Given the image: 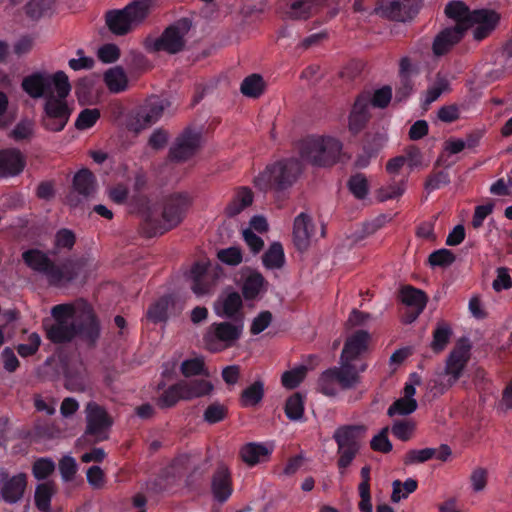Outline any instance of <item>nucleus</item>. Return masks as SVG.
Instances as JSON below:
<instances>
[{
	"label": "nucleus",
	"instance_id": "obj_1",
	"mask_svg": "<svg viewBox=\"0 0 512 512\" xmlns=\"http://www.w3.org/2000/svg\"><path fill=\"white\" fill-rule=\"evenodd\" d=\"M22 260L28 268L44 275L48 284L56 288L68 286L79 277L84 268L81 259L66 258L57 264L48 253L38 248L25 250Z\"/></svg>",
	"mask_w": 512,
	"mask_h": 512
},
{
	"label": "nucleus",
	"instance_id": "obj_2",
	"mask_svg": "<svg viewBox=\"0 0 512 512\" xmlns=\"http://www.w3.org/2000/svg\"><path fill=\"white\" fill-rule=\"evenodd\" d=\"M190 205L191 199L187 193L170 194L163 201L162 219L146 215L142 224L143 233L147 237H155L177 227L185 218Z\"/></svg>",
	"mask_w": 512,
	"mask_h": 512
},
{
	"label": "nucleus",
	"instance_id": "obj_3",
	"mask_svg": "<svg viewBox=\"0 0 512 512\" xmlns=\"http://www.w3.org/2000/svg\"><path fill=\"white\" fill-rule=\"evenodd\" d=\"M302 162L297 158H286L268 165L254 178V185L260 191L272 190L281 193L293 186L302 173Z\"/></svg>",
	"mask_w": 512,
	"mask_h": 512
},
{
	"label": "nucleus",
	"instance_id": "obj_4",
	"mask_svg": "<svg viewBox=\"0 0 512 512\" xmlns=\"http://www.w3.org/2000/svg\"><path fill=\"white\" fill-rule=\"evenodd\" d=\"M301 159L313 166L329 167L340 157L342 143L333 137L308 136L299 143Z\"/></svg>",
	"mask_w": 512,
	"mask_h": 512
},
{
	"label": "nucleus",
	"instance_id": "obj_5",
	"mask_svg": "<svg viewBox=\"0 0 512 512\" xmlns=\"http://www.w3.org/2000/svg\"><path fill=\"white\" fill-rule=\"evenodd\" d=\"M22 89L33 99L43 98L45 101L56 93L63 97L71 92L69 78L63 71L50 75L44 72H34L22 81Z\"/></svg>",
	"mask_w": 512,
	"mask_h": 512
},
{
	"label": "nucleus",
	"instance_id": "obj_6",
	"mask_svg": "<svg viewBox=\"0 0 512 512\" xmlns=\"http://www.w3.org/2000/svg\"><path fill=\"white\" fill-rule=\"evenodd\" d=\"M150 0H134L122 9H111L104 15L108 30L115 36H125L148 16Z\"/></svg>",
	"mask_w": 512,
	"mask_h": 512
},
{
	"label": "nucleus",
	"instance_id": "obj_7",
	"mask_svg": "<svg viewBox=\"0 0 512 512\" xmlns=\"http://www.w3.org/2000/svg\"><path fill=\"white\" fill-rule=\"evenodd\" d=\"M365 432L366 427L358 424L342 425L334 431L332 438L337 444V467L341 475L360 452Z\"/></svg>",
	"mask_w": 512,
	"mask_h": 512
},
{
	"label": "nucleus",
	"instance_id": "obj_8",
	"mask_svg": "<svg viewBox=\"0 0 512 512\" xmlns=\"http://www.w3.org/2000/svg\"><path fill=\"white\" fill-rule=\"evenodd\" d=\"M366 365L358 370L355 364H340L323 371L318 378V391L325 396H336L339 389L350 390L360 382L359 373L365 371Z\"/></svg>",
	"mask_w": 512,
	"mask_h": 512
},
{
	"label": "nucleus",
	"instance_id": "obj_9",
	"mask_svg": "<svg viewBox=\"0 0 512 512\" xmlns=\"http://www.w3.org/2000/svg\"><path fill=\"white\" fill-rule=\"evenodd\" d=\"M244 322L222 321L210 324L203 334L205 348L212 353H219L235 346L243 334Z\"/></svg>",
	"mask_w": 512,
	"mask_h": 512
},
{
	"label": "nucleus",
	"instance_id": "obj_10",
	"mask_svg": "<svg viewBox=\"0 0 512 512\" xmlns=\"http://www.w3.org/2000/svg\"><path fill=\"white\" fill-rule=\"evenodd\" d=\"M67 97H61L56 93L44 101L41 125L46 131L60 132L67 125L73 112V108L67 102Z\"/></svg>",
	"mask_w": 512,
	"mask_h": 512
},
{
	"label": "nucleus",
	"instance_id": "obj_11",
	"mask_svg": "<svg viewBox=\"0 0 512 512\" xmlns=\"http://www.w3.org/2000/svg\"><path fill=\"white\" fill-rule=\"evenodd\" d=\"M191 29V21L181 18L164 29L162 34L153 41L152 50L164 51L168 54H177L184 50L186 35Z\"/></svg>",
	"mask_w": 512,
	"mask_h": 512
},
{
	"label": "nucleus",
	"instance_id": "obj_12",
	"mask_svg": "<svg viewBox=\"0 0 512 512\" xmlns=\"http://www.w3.org/2000/svg\"><path fill=\"white\" fill-rule=\"evenodd\" d=\"M168 105L169 102L160 96L147 97L133 110L130 120L131 129L138 132L153 125L161 118Z\"/></svg>",
	"mask_w": 512,
	"mask_h": 512
},
{
	"label": "nucleus",
	"instance_id": "obj_13",
	"mask_svg": "<svg viewBox=\"0 0 512 512\" xmlns=\"http://www.w3.org/2000/svg\"><path fill=\"white\" fill-rule=\"evenodd\" d=\"M86 430L85 435L93 436L96 442L109 438V430L113 425V419L106 409L95 402L86 405Z\"/></svg>",
	"mask_w": 512,
	"mask_h": 512
},
{
	"label": "nucleus",
	"instance_id": "obj_14",
	"mask_svg": "<svg viewBox=\"0 0 512 512\" xmlns=\"http://www.w3.org/2000/svg\"><path fill=\"white\" fill-rule=\"evenodd\" d=\"M202 132L193 127H186L170 147L169 158L182 162L196 154L201 146Z\"/></svg>",
	"mask_w": 512,
	"mask_h": 512
},
{
	"label": "nucleus",
	"instance_id": "obj_15",
	"mask_svg": "<svg viewBox=\"0 0 512 512\" xmlns=\"http://www.w3.org/2000/svg\"><path fill=\"white\" fill-rule=\"evenodd\" d=\"M97 190L95 175L87 168L75 173L72 180V189L66 196V202L71 207H77L83 200H87Z\"/></svg>",
	"mask_w": 512,
	"mask_h": 512
},
{
	"label": "nucleus",
	"instance_id": "obj_16",
	"mask_svg": "<svg viewBox=\"0 0 512 512\" xmlns=\"http://www.w3.org/2000/svg\"><path fill=\"white\" fill-rule=\"evenodd\" d=\"M381 17L405 22L418 13L417 0H382L374 9Z\"/></svg>",
	"mask_w": 512,
	"mask_h": 512
},
{
	"label": "nucleus",
	"instance_id": "obj_17",
	"mask_svg": "<svg viewBox=\"0 0 512 512\" xmlns=\"http://www.w3.org/2000/svg\"><path fill=\"white\" fill-rule=\"evenodd\" d=\"M471 345L467 339L458 341L450 352L445 365V374L449 376L448 382L453 385L462 376V373L470 359Z\"/></svg>",
	"mask_w": 512,
	"mask_h": 512
},
{
	"label": "nucleus",
	"instance_id": "obj_18",
	"mask_svg": "<svg viewBox=\"0 0 512 512\" xmlns=\"http://www.w3.org/2000/svg\"><path fill=\"white\" fill-rule=\"evenodd\" d=\"M387 142V137L382 132H368L362 142V152L355 160V166L365 168L370 160L378 155Z\"/></svg>",
	"mask_w": 512,
	"mask_h": 512
},
{
	"label": "nucleus",
	"instance_id": "obj_19",
	"mask_svg": "<svg viewBox=\"0 0 512 512\" xmlns=\"http://www.w3.org/2000/svg\"><path fill=\"white\" fill-rule=\"evenodd\" d=\"M284 14L293 20H306L318 13L327 0H284Z\"/></svg>",
	"mask_w": 512,
	"mask_h": 512
},
{
	"label": "nucleus",
	"instance_id": "obj_20",
	"mask_svg": "<svg viewBox=\"0 0 512 512\" xmlns=\"http://www.w3.org/2000/svg\"><path fill=\"white\" fill-rule=\"evenodd\" d=\"M211 492L214 499L219 503L226 502L232 495V476L226 465L220 464L215 469L211 479Z\"/></svg>",
	"mask_w": 512,
	"mask_h": 512
},
{
	"label": "nucleus",
	"instance_id": "obj_21",
	"mask_svg": "<svg viewBox=\"0 0 512 512\" xmlns=\"http://www.w3.org/2000/svg\"><path fill=\"white\" fill-rule=\"evenodd\" d=\"M369 332L357 330L345 341L340 356V364H353V361L368 349Z\"/></svg>",
	"mask_w": 512,
	"mask_h": 512
},
{
	"label": "nucleus",
	"instance_id": "obj_22",
	"mask_svg": "<svg viewBox=\"0 0 512 512\" xmlns=\"http://www.w3.org/2000/svg\"><path fill=\"white\" fill-rule=\"evenodd\" d=\"M242 307L243 302L240 294L233 291L215 302L214 312L221 318L230 319L233 322L241 319L244 322Z\"/></svg>",
	"mask_w": 512,
	"mask_h": 512
},
{
	"label": "nucleus",
	"instance_id": "obj_23",
	"mask_svg": "<svg viewBox=\"0 0 512 512\" xmlns=\"http://www.w3.org/2000/svg\"><path fill=\"white\" fill-rule=\"evenodd\" d=\"M370 96L362 93L356 98L349 114V131L353 135L361 132L370 120Z\"/></svg>",
	"mask_w": 512,
	"mask_h": 512
},
{
	"label": "nucleus",
	"instance_id": "obj_24",
	"mask_svg": "<svg viewBox=\"0 0 512 512\" xmlns=\"http://www.w3.org/2000/svg\"><path fill=\"white\" fill-rule=\"evenodd\" d=\"M76 337H80L89 346H94L100 337V323L92 310L86 311L77 321H74Z\"/></svg>",
	"mask_w": 512,
	"mask_h": 512
},
{
	"label": "nucleus",
	"instance_id": "obj_25",
	"mask_svg": "<svg viewBox=\"0 0 512 512\" xmlns=\"http://www.w3.org/2000/svg\"><path fill=\"white\" fill-rule=\"evenodd\" d=\"M25 165L26 160L20 150L8 148L0 151V177L19 175Z\"/></svg>",
	"mask_w": 512,
	"mask_h": 512
},
{
	"label": "nucleus",
	"instance_id": "obj_26",
	"mask_svg": "<svg viewBox=\"0 0 512 512\" xmlns=\"http://www.w3.org/2000/svg\"><path fill=\"white\" fill-rule=\"evenodd\" d=\"M46 338L54 344L71 342L76 337L74 321L43 322Z\"/></svg>",
	"mask_w": 512,
	"mask_h": 512
},
{
	"label": "nucleus",
	"instance_id": "obj_27",
	"mask_svg": "<svg viewBox=\"0 0 512 512\" xmlns=\"http://www.w3.org/2000/svg\"><path fill=\"white\" fill-rule=\"evenodd\" d=\"M500 19L497 12L490 9H479L473 11L472 27L477 25L474 30V38L482 40L486 38L496 27Z\"/></svg>",
	"mask_w": 512,
	"mask_h": 512
},
{
	"label": "nucleus",
	"instance_id": "obj_28",
	"mask_svg": "<svg viewBox=\"0 0 512 512\" xmlns=\"http://www.w3.org/2000/svg\"><path fill=\"white\" fill-rule=\"evenodd\" d=\"M314 225L311 217L302 212L294 219L293 242L297 250L303 252L308 249L313 234Z\"/></svg>",
	"mask_w": 512,
	"mask_h": 512
},
{
	"label": "nucleus",
	"instance_id": "obj_29",
	"mask_svg": "<svg viewBox=\"0 0 512 512\" xmlns=\"http://www.w3.org/2000/svg\"><path fill=\"white\" fill-rule=\"evenodd\" d=\"M400 300L403 304L413 309V312L406 320L408 323H411L422 313L428 298L422 290L412 286H404L400 290Z\"/></svg>",
	"mask_w": 512,
	"mask_h": 512
},
{
	"label": "nucleus",
	"instance_id": "obj_30",
	"mask_svg": "<svg viewBox=\"0 0 512 512\" xmlns=\"http://www.w3.org/2000/svg\"><path fill=\"white\" fill-rule=\"evenodd\" d=\"M445 14L456 22L452 28L464 34L472 27L473 11L462 1H450L445 7Z\"/></svg>",
	"mask_w": 512,
	"mask_h": 512
},
{
	"label": "nucleus",
	"instance_id": "obj_31",
	"mask_svg": "<svg viewBox=\"0 0 512 512\" xmlns=\"http://www.w3.org/2000/svg\"><path fill=\"white\" fill-rule=\"evenodd\" d=\"M451 455V449L448 445L442 444L439 448L411 449L404 458L405 465L424 463L432 458L440 461H446Z\"/></svg>",
	"mask_w": 512,
	"mask_h": 512
},
{
	"label": "nucleus",
	"instance_id": "obj_32",
	"mask_svg": "<svg viewBox=\"0 0 512 512\" xmlns=\"http://www.w3.org/2000/svg\"><path fill=\"white\" fill-rule=\"evenodd\" d=\"M26 486V474L19 473L3 481L1 486V496L6 503H17L22 499Z\"/></svg>",
	"mask_w": 512,
	"mask_h": 512
},
{
	"label": "nucleus",
	"instance_id": "obj_33",
	"mask_svg": "<svg viewBox=\"0 0 512 512\" xmlns=\"http://www.w3.org/2000/svg\"><path fill=\"white\" fill-rule=\"evenodd\" d=\"M273 449L264 443L250 442L243 445L239 455L248 466H255L269 458Z\"/></svg>",
	"mask_w": 512,
	"mask_h": 512
},
{
	"label": "nucleus",
	"instance_id": "obj_34",
	"mask_svg": "<svg viewBox=\"0 0 512 512\" xmlns=\"http://www.w3.org/2000/svg\"><path fill=\"white\" fill-rule=\"evenodd\" d=\"M190 276L192 279L191 289L197 296H203L210 292L212 281L205 264L196 262L191 267Z\"/></svg>",
	"mask_w": 512,
	"mask_h": 512
},
{
	"label": "nucleus",
	"instance_id": "obj_35",
	"mask_svg": "<svg viewBox=\"0 0 512 512\" xmlns=\"http://www.w3.org/2000/svg\"><path fill=\"white\" fill-rule=\"evenodd\" d=\"M464 37V33L452 27L442 30L434 39L432 50L436 56L446 54L456 43Z\"/></svg>",
	"mask_w": 512,
	"mask_h": 512
},
{
	"label": "nucleus",
	"instance_id": "obj_36",
	"mask_svg": "<svg viewBox=\"0 0 512 512\" xmlns=\"http://www.w3.org/2000/svg\"><path fill=\"white\" fill-rule=\"evenodd\" d=\"M103 80L111 93L119 94L128 89V77L121 66L109 68L104 73Z\"/></svg>",
	"mask_w": 512,
	"mask_h": 512
},
{
	"label": "nucleus",
	"instance_id": "obj_37",
	"mask_svg": "<svg viewBox=\"0 0 512 512\" xmlns=\"http://www.w3.org/2000/svg\"><path fill=\"white\" fill-rule=\"evenodd\" d=\"M267 285L268 282L261 273L252 272L243 282L242 295L246 300H254L267 290Z\"/></svg>",
	"mask_w": 512,
	"mask_h": 512
},
{
	"label": "nucleus",
	"instance_id": "obj_38",
	"mask_svg": "<svg viewBox=\"0 0 512 512\" xmlns=\"http://www.w3.org/2000/svg\"><path fill=\"white\" fill-rule=\"evenodd\" d=\"M180 382L183 388L185 401L209 395L213 390L212 383L204 379H195L190 381L181 380Z\"/></svg>",
	"mask_w": 512,
	"mask_h": 512
},
{
	"label": "nucleus",
	"instance_id": "obj_39",
	"mask_svg": "<svg viewBox=\"0 0 512 512\" xmlns=\"http://www.w3.org/2000/svg\"><path fill=\"white\" fill-rule=\"evenodd\" d=\"M253 202V193L247 187H241L237 190L232 201L225 208L228 217H235Z\"/></svg>",
	"mask_w": 512,
	"mask_h": 512
},
{
	"label": "nucleus",
	"instance_id": "obj_40",
	"mask_svg": "<svg viewBox=\"0 0 512 512\" xmlns=\"http://www.w3.org/2000/svg\"><path fill=\"white\" fill-rule=\"evenodd\" d=\"M55 486L53 482H44L36 486L34 494V502L36 508L41 512L51 511V500L55 494Z\"/></svg>",
	"mask_w": 512,
	"mask_h": 512
},
{
	"label": "nucleus",
	"instance_id": "obj_41",
	"mask_svg": "<svg viewBox=\"0 0 512 512\" xmlns=\"http://www.w3.org/2000/svg\"><path fill=\"white\" fill-rule=\"evenodd\" d=\"M452 335V328L447 322H438L435 329L433 330V339L430 345L433 352L440 353L444 351L449 344Z\"/></svg>",
	"mask_w": 512,
	"mask_h": 512
},
{
	"label": "nucleus",
	"instance_id": "obj_42",
	"mask_svg": "<svg viewBox=\"0 0 512 512\" xmlns=\"http://www.w3.org/2000/svg\"><path fill=\"white\" fill-rule=\"evenodd\" d=\"M263 397L264 383L257 380L241 392L239 401L242 407H254L262 401Z\"/></svg>",
	"mask_w": 512,
	"mask_h": 512
},
{
	"label": "nucleus",
	"instance_id": "obj_43",
	"mask_svg": "<svg viewBox=\"0 0 512 512\" xmlns=\"http://www.w3.org/2000/svg\"><path fill=\"white\" fill-rule=\"evenodd\" d=\"M183 388L181 382H177L165 389L156 400V404L161 409H167L175 406L180 400H184Z\"/></svg>",
	"mask_w": 512,
	"mask_h": 512
},
{
	"label": "nucleus",
	"instance_id": "obj_44",
	"mask_svg": "<svg viewBox=\"0 0 512 512\" xmlns=\"http://www.w3.org/2000/svg\"><path fill=\"white\" fill-rule=\"evenodd\" d=\"M172 302L173 299L171 295H164L160 297L148 308L147 318L155 324L166 321L168 317V308Z\"/></svg>",
	"mask_w": 512,
	"mask_h": 512
},
{
	"label": "nucleus",
	"instance_id": "obj_45",
	"mask_svg": "<svg viewBox=\"0 0 512 512\" xmlns=\"http://www.w3.org/2000/svg\"><path fill=\"white\" fill-rule=\"evenodd\" d=\"M262 261L265 267L269 269H279L285 263L284 249L281 243L274 242L263 254Z\"/></svg>",
	"mask_w": 512,
	"mask_h": 512
},
{
	"label": "nucleus",
	"instance_id": "obj_46",
	"mask_svg": "<svg viewBox=\"0 0 512 512\" xmlns=\"http://www.w3.org/2000/svg\"><path fill=\"white\" fill-rule=\"evenodd\" d=\"M265 84L259 74L247 76L241 83L240 91L244 96L258 98L264 92Z\"/></svg>",
	"mask_w": 512,
	"mask_h": 512
},
{
	"label": "nucleus",
	"instance_id": "obj_47",
	"mask_svg": "<svg viewBox=\"0 0 512 512\" xmlns=\"http://www.w3.org/2000/svg\"><path fill=\"white\" fill-rule=\"evenodd\" d=\"M284 412L291 421L301 420L304 414V399L300 393H294L286 400Z\"/></svg>",
	"mask_w": 512,
	"mask_h": 512
},
{
	"label": "nucleus",
	"instance_id": "obj_48",
	"mask_svg": "<svg viewBox=\"0 0 512 512\" xmlns=\"http://www.w3.org/2000/svg\"><path fill=\"white\" fill-rule=\"evenodd\" d=\"M53 3V0H31L25 7L26 15L33 20L50 15Z\"/></svg>",
	"mask_w": 512,
	"mask_h": 512
},
{
	"label": "nucleus",
	"instance_id": "obj_49",
	"mask_svg": "<svg viewBox=\"0 0 512 512\" xmlns=\"http://www.w3.org/2000/svg\"><path fill=\"white\" fill-rule=\"evenodd\" d=\"M392 486L393 491L391 500L392 502L397 503L401 499L407 498L411 493H413L418 487V482L415 479L408 478L404 482L395 480Z\"/></svg>",
	"mask_w": 512,
	"mask_h": 512
},
{
	"label": "nucleus",
	"instance_id": "obj_50",
	"mask_svg": "<svg viewBox=\"0 0 512 512\" xmlns=\"http://www.w3.org/2000/svg\"><path fill=\"white\" fill-rule=\"evenodd\" d=\"M56 469L55 462L49 457H40L36 459L32 465V474L35 479L46 480L54 473Z\"/></svg>",
	"mask_w": 512,
	"mask_h": 512
},
{
	"label": "nucleus",
	"instance_id": "obj_51",
	"mask_svg": "<svg viewBox=\"0 0 512 512\" xmlns=\"http://www.w3.org/2000/svg\"><path fill=\"white\" fill-rule=\"evenodd\" d=\"M100 111L97 108H85L81 110L75 121V128L83 131L92 128L100 119Z\"/></svg>",
	"mask_w": 512,
	"mask_h": 512
},
{
	"label": "nucleus",
	"instance_id": "obj_52",
	"mask_svg": "<svg viewBox=\"0 0 512 512\" xmlns=\"http://www.w3.org/2000/svg\"><path fill=\"white\" fill-rule=\"evenodd\" d=\"M455 260V254L446 248L435 250L428 257V263L431 267L446 268L452 265Z\"/></svg>",
	"mask_w": 512,
	"mask_h": 512
},
{
	"label": "nucleus",
	"instance_id": "obj_53",
	"mask_svg": "<svg viewBox=\"0 0 512 512\" xmlns=\"http://www.w3.org/2000/svg\"><path fill=\"white\" fill-rule=\"evenodd\" d=\"M307 367L301 365L283 373L281 377L282 385L287 389H295L304 380L307 374Z\"/></svg>",
	"mask_w": 512,
	"mask_h": 512
},
{
	"label": "nucleus",
	"instance_id": "obj_54",
	"mask_svg": "<svg viewBox=\"0 0 512 512\" xmlns=\"http://www.w3.org/2000/svg\"><path fill=\"white\" fill-rule=\"evenodd\" d=\"M348 188L357 199H364L369 192L366 176L362 173L352 175L348 180Z\"/></svg>",
	"mask_w": 512,
	"mask_h": 512
},
{
	"label": "nucleus",
	"instance_id": "obj_55",
	"mask_svg": "<svg viewBox=\"0 0 512 512\" xmlns=\"http://www.w3.org/2000/svg\"><path fill=\"white\" fill-rule=\"evenodd\" d=\"M405 191V180H393L386 187L379 189L377 197L381 202L400 197Z\"/></svg>",
	"mask_w": 512,
	"mask_h": 512
},
{
	"label": "nucleus",
	"instance_id": "obj_56",
	"mask_svg": "<svg viewBox=\"0 0 512 512\" xmlns=\"http://www.w3.org/2000/svg\"><path fill=\"white\" fill-rule=\"evenodd\" d=\"M417 401L408 398H399L388 408L387 414L390 417L395 415H409L417 409Z\"/></svg>",
	"mask_w": 512,
	"mask_h": 512
},
{
	"label": "nucleus",
	"instance_id": "obj_57",
	"mask_svg": "<svg viewBox=\"0 0 512 512\" xmlns=\"http://www.w3.org/2000/svg\"><path fill=\"white\" fill-rule=\"evenodd\" d=\"M180 370L185 377L208 375V372L205 368L204 360L202 358H192L184 360L181 363Z\"/></svg>",
	"mask_w": 512,
	"mask_h": 512
},
{
	"label": "nucleus",
	"instance_id": "obj_58",
	"mask_svg": "<svg viewBox=\"0 0 512 512\" xmlns=\"http://www.w3.org/2000/svg\"><path fill=\"white\" fill-rule=\"evenodd\" d=\"M65 387L72 392H84L87 389V381L82 372L67 370L65 373Z\"/></svg>",
	"mask_w": 512,
	"mask_h": 512
},
{
	"label": "nucleus",
	"instance_id": "obj_59",
	"mask_svg": "<svg viewBox=\"0 0 512 512\" xmlns=\"http://www.w3.org/2000/svg\"><path fill=\"white\" fill-rule=\"evenodd\" d=\"M398 83L395 87V102L401 103L408 99L414 90V81L408 76H398Z\"/></svg>",
	"mask_w": 512,
	"mask_h": 512
},
{
	"label": "nucleus",
	"instance_id": "obj_60",
	"mask_svg": "<svg viewBox=\"0 0 512 512\" xmlns=\"http://www.w3.org/2000/svg\"><path fill=\"white\" fill-rule=\"evenodd\" d=\"M449 89V81L445 77L438 76L434 84L426 91L423 104L430 105L436 101L440 95Z\"/></svg>",
	"mask_w": 512,
	"mask_h": 512
},
{
	"label": "nucleus",
	"instance_id": "obj_61",
	"mask_svg": "<svg viewBox=\"0 0 512 512\" xmlns=\"http://www.w3.org/2000/svg\"><path fill=\"white\" fill-rule=\"evenodd\" d=\"M450 183V175L446 171H437L431 173L424 184L425 190L430 193L434 190L440 189Z\"/></svg>",
	"mask_w": 512,
	"mask_h": 512
},
{
	"label": "nucleus",
	"instance_id": "obj_62",
	"mask_svg": "<svg viewBox=\"0 0 512 512\" xmlns=\"http://www.w3.org/2000/svg\"><path fill=\"white\" fill-rule=\"evenodd\" d=\"M34 134V124L30 120H21L12 129L10 136L15 141L30 140Z\"/></svg>",
	"mask_w": 512,
	"mask_h": 512
},
{
	"label": "nucleus",
	"instance_id": "obj_63",
	"mask_svg": "<svg viewBox=\"0 0 512 512\" xmlns=\"http://www.w3.org/2000/svg\"><path fill=\"white\" fill-rule=\"evenodd\" d=\"M392 100V88L389 85H385L374 91L372 97H370V105L375 108L384 109Z\"/></svg>",
	"mask_w": 512,
	"mask_h": 512
},
{
	"label": "nucleus",
	"instance_id": "obj_64",
	"mask_svg": "<svg viewBox=\"0 0 512 512\" xmlns=\"http://www.w3.org/2000/svg\"><path fill=\"white\" fill-rule=\"evenodd\" d=\"M78 470L77 463L72 456L65 455L59 461V471L64 482L74 479Z\"/></svg>",
	"mask_w": 512,
	"mask_h": 512
}]
</instances>
